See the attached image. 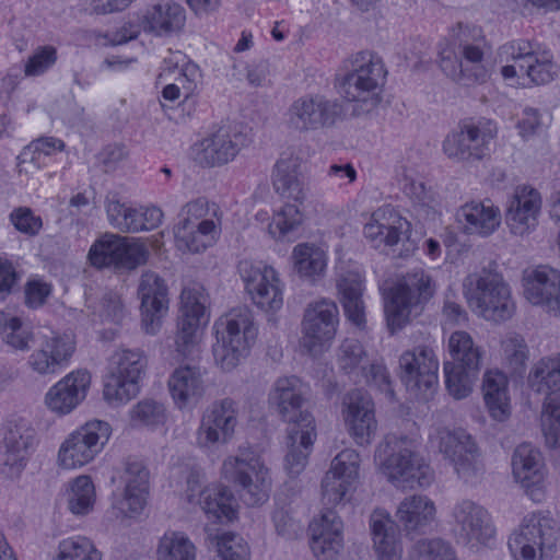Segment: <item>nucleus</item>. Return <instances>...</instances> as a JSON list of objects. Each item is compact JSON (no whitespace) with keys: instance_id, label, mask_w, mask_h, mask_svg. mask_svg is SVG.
<instances>
[{"instance_id":"obj_1","label":"nucleus","mask_w":560,"mask_h":560,"mask_svg":"<svg viewBox=\"0 0 560 560\" xmlns=\"http://www.w3.org/2000/svg\"><path fill=\"white\" fill-rule=\"evenodd\" d=\"M386 70L382 59L371 51H360L346 65V72L335 78V88L348 102L360 104L362 112H370L382 101Z\"/></svg>"},{"instance_id":"obj_2","label":"nucleus","mask_w":560,"mask_h":560,"mask_svg":"<svg viewBox=\"0 0 560 560\" xmlns=\"http://www.w3.org/2000/svg\"><path fill=\"white\" fill-rule=\"evenodd\" d=\"M221 475L247 505H259L268 500L270 471L252 447L240 446L235 454L229 455L222 463Z\"/></svg>"},{"instance_id":"obj_3","label":"nucleus","mask_w":560,"mask_h":560,"mask_svg":"<svg viewBox=\"0 0 560 560\" xmlns=\"http://www.w3.org/2000/svg\"><path fill=\"white\" fill-rule=\"evenodd\" d=\"M465 294L474 313L486 320L502 323L515 311L509 284L501 273L482 269L465 281Z\"/></svg>"},{"instance_id":"obj_4","label":"nucleus","mask_w":560,"mask_h":560,"mask_svg":"<svg viewBox=\"0 0 560 560\" xmlns=\"http://www.w3.org/2000/svg\"><path fill=\"white\" fill-rule=\"evenodd\" d=\"M214 360L223 371H231L246 357L256 339L252 312L247 307L233 308L214 323Z\"/></svg>"},{"instance_id":"obj_5","label":"nucleus","mask_w":560,"mask_h":560,"mask_svg":"<svg viewBox=\"0 0 560 560\" xmlns=\"http://www.w3.org/2000/svg\"><path fill=\"white\" fill-rule=\"evenodd\" d=\"M432 445L453 466L457 476L466 483H476L485 472L480 451L474 438L464 429L436 427L429 435Z\"/></svg>"},{"instance_id":"obj_6","label":"nucleus","mask_w":560,"mask_h":560,"mask_svg":"<svg viewBox=\"0 0 560 560\" xmlns=\"http://www.w3.org/2000/svg\"><path fill=\"white\" fill-rule=\"evenodd\" d=\"M498 132L493 121L464 119L443 141V152L457 163L475 165L490 155V144Z\"/></svg>"},{"instance_id":"obj_7","label":"nucleus","mask_w":560,"mask_h":560,"mask_svg":"<svg viewBox=\"0 0 560 560\" xmlns=\"http://www.w3.org/2000/svg\"><path fill=\"white\" fill-rule=\"evenodd\" d=\"M147 365V355L140 349L119 348L114 351L108 360L104 399L109 404H125L136 397Z\"/></svg>"},{"instance_id":"obj_8","label":"nucleus","mask_w":560,"mask_h":560,"mask_svg":"<svg viewBox=\"0 0 560 560\" xmlns=\"http://www.w3.org/2000/svg\"><path fill=\"white\" fill-rule=\"evenodd\" d=\"M386 455L383 466L392 481L404 488L427 487L433 475L429 465L416 452L415 441L404 436H389L381 451Z\"/></svg>"},{"instance_id":"obj_9","label":"nucleus","mask_w":560,"mask_h":560,"mask_svg":"<svg viewBox=\"0 0 560 560\" xmlns=\"http://www.w3.org/2000/svg\"><path fill=\"white\" fill-rule=\"evenodd\" d=\"M434 293L432 280L422 269L408 272L388 292L385 299V315L390 331L401 329L410 319L411 312Z\"/></svg>"},{"instance_id":"obj_10","label":"nucleus","mask_w":560,"mask_h":560,"mask_svg":"<svg viewBox=\"0 0 560 560\" xmlns=\"http://www.w3.org/2000/svg\"><path fill=\"white\" fill-rule=\"evenodd\" d=\"M342 114L343 106L338 98H329L320 93H308L290 104L285 121L290 130L306 133L331 128Z\"/></svg>"},{"instance_id":"obj_11","label":"nucleus","mask_w":560,"mask_h":560,"mask_svg":"<svg viewBox=\"0 0 560 560\" xmlns=\"http://www.w3.org/2000/svg\"><path fill=\"white\" fill-rule=\"evenodd\" d=\"M498 57L500 62L514 61L535 85L549 84L558 77L559 67L552 52L534 40H510L499 47Z\"/></svg>"},{"instance_id":"obj_12","label":"nucleus","mask_w":560,"mask_h":560,"mask_svg":"<svg viewBox=\"0 0 560 560\" xmlns=\"http://www.w3.org/2000/svg\"><path fill=\"white\" fill-rule=\"evenodd\" d=\"M558 527L553 518L540 513L524 517L518 530L510 538V549L518 560H548L556 551Z\"/></svg>"},{"instance_id":"obj_13","label":"nucleus","mask_w":560,"mask_h":560,"mask_svg":"<svg viewBox=\"0 0 560 560\" xmlns=\"http://www.w3.org/2000/svg\"><path fill=\"white\" fill-rule=\"evenodd\" d=\"M208 294L199 284L182 291L179 316L175 331V350L184 357H190L198 350L201 327L209 322L207 313Z\"/></svg>"},{"instance_id":"obj_14","label":"nucleus","mask_w":560,"mask_h":560,"mask_svg":"<svg viewBox=\"0 0 560 560\" xmlns=\"http://www.w3.org/2000/svg\"><path fill=\"white\" fill-rule=\"evenodd\" d=\"M148 257L149 250L144 244L112 233H106L96 240L88 254L93 267L115 270H133L144 265Z\"/></svg>"},{"instance_id":"obj_15","label":"nucleus","mask_w":560,"mask_h":560,"mask_svg":"<svg viewBox=\"0 0 560 560\" xmlns=\"http://www.w3.org/2000/svg\"><path fill=\"white\" fill-rule=\"evenodd\" d=\"M109 423L92 420L78 428L63 441L58 460L67 469L82 467L92 462L108 442Z\"/></svg>"},{"instance_id":"obj_16","label":"nucleus","mask_w":560,"mask_h":560,"mask_svg":"<svg viewBox=\"0 0 560 560\" xmlns=\"http://www.w3.org/2000/svg\"><path fill=\"white\" fill-rule=\"evenodd\" d=\"M36 432L23 418L9 420L4 428L0 453V474L18 478L26 466L35 444Z\"/></svg>"},{"instance_id":"obj_17","label":"nucleus","mask_w":560,"mask_h":560,"mask_svg":"<svg viewBox=\"0 0 560 560\" xmlns=\"http://www.w3.org/2000/svg\"><path fill=\"white\" fill-rule=\"evenodd\" d=\"M454 532L459 540L471 548L490 546L495 538V527L490 513L481 504L462 499L452 510Z\"/></svg>"},{"instance_id":"obj_18","label":"nucleus","mask_w":560,"mask_h":560,"mask_svg":"<svg viewBox=\"0 0 560 560\" xmlns=\"http://www.w3.org/2000/svg\"><path fill=\"white\" fill-rule=\"evenodd\" d=\"M240 275L253 302L264 311L276 312L283 304V284L271 266L261 262L241 261Z\"/></svg>"},{"instance_id":"obj_19","label":"nucleus","mask_w":560,"mask_h":560,"mask_svg":"<svg viewBox=\"0 0 560 560\" xmlns=\"http://www.w3.org/2000/svg\"><path fill=\"white\" fill-rule=\"evenodd\" d=\"M338 324V307L331 300L323 299L310 303L302 320L301 345L315 355L335 337Z\"/></svg>"},{"instance_id":"obj_20","label":"nucleus","mask_w":560,"mask_h":560,"mask_svg":"<svg viewBox=\"0 0 560 560\" xmlns=\"http://www.w3.org/2000/svg\"><path fill=\"white\" fill-rule=\"evenodd\" d=\"M400 378L406 387L423 398L438 385L439 360L432 348L418 346L401 353Z\"/></svg>"},{"instance_id":"obj_21","label":"nucleus","mask_w":560,"mask_h":560,"mask_svg":"<svg viewBox=\"0 0 560 560\" xmlns=\"http://www.w3.org/2000/svg\"><path fill=\"white\" fill-rule=\"evenodd\" d=\"M246 133L230 126H221L192 147L195 161L202 166H222L233 161L247 147Z\"/></svg>"},{"instance_id":"obj_22","label":"nucleus","mask_w":560,"mask_h":560,"mask_svg":"<svg viewBox=\"0 0 560 560\" xmlns=\"http://www.w3.org/2000/svg\"><path fill=\"white\" fill-rule=\"evenodd\" d=\"M237 416L238 408L234 399L225 397L212 402L202 415L197 430V444L209 448L231 441L238 423Z\"/></svg>"},{"instance_id":"obj_23","label":"nucleus","mask_w":560,"mask_h":560,"mask_svg":"<svg viewBox=\"0 0 560 560\" xmlns=\"http://www.w3.org/2000/svg\"><path fill=\"white\" fill-rule=\"evenodd\" d=\"M138 295L141 300L142 328L145 334L155 335L167 312V288L164 280L155 272H143L138 287Z\"/></svg>"},{"instance_id":"obj_24","label":"nucleus","mask_w":560,"mask_h":560,"mask_svg":"<svg viewBox=\"0 0 560 560\" xmlns=\"http://www.w3.org/2000/svg\"><path fill=\"white\" fill-rule=\"evenodd\" d=\"M512 471L533 501L545 498V468L541 453L528 443L518 445L512 456Z\"/></svg>"},{"instance_id":"obj_25","label":"nucleus","mask_w":560,"mask_h":560,"mask_svg":"<svg viewBox=\"0 0 560 560\" xmlns=\"http://www.w3.org/2000/svg\"><path fill=\"white\" fill-rule=\"evenodd\" d=\"M343 523L332 509L310 524V547L318 560H334L343 548Z\"/></svg>"},{"instance_id":"obj_26","label":"nucleus","mask_w":560,"mask_h":560,"mask_svg":"<svg viewBox=\"0 0 560 560\" xmlns=\"http://www.w3.org/2000/svg\"><path fill=\"white\" fill-rule=\"evenodd\" d=\"M343 405V418L350 434L357 444H370L377 428L371 398L360 389H354L347 394Z\"/></svg>"},{"instance_id":"obj_27","label":"nucleus","mask_w":560,"mask_h":560,"mask_svg":"<svg viewBox=\"0 0 560 560\" xmlns=\"http://www.w3.org/2000/svg\"><path fill=\"white\" fill-rule=\"evenodd\" d=\"M541 209V197L538 190L530 186H517L509 201L505 221L510 231L523 236L538 224Z\"/></svg>"},{"instance_id":"obj_28","label":"nucleus","mask_w":560,"mask_h":560,"mask_svg":"<svg viewBox=\"0 0 560 560\" xmlns=\"http://www.w3.org/2000/svg\"><path fill=\"white\" fill-rule=\"evenodd\" d=\"M410 226V222L400 217L394 208L384 206L372 213L371 220L364 225V235L376 247H392L404 238L409 241Z\"/></svg>"},{"instance_id":"obj_29","label":"nucleus","mask_w":560,"mask_h":560,"mask_svg":"<svg viewBox=\"0 0 560 560\" xmlns=\"http://www.w3.org/2000/svg\"><path fill=\"white\" fill-rule=\"evenodd\" d=\"M524 294L533 305L560 315V271L549 266L537 267L525 278Z\"/></svg>"},{"instance_id":"obj_30","label":"nucleus","mask_w":560,"mask_h":560,"mask_svg":"<svg viewBox=\"0 0 560 560\" xmlns=\"http://www.w3.org/2000/svg\"><path fill=\"white\" fill-rule=\"evenodd\" d=\"M306 395V386L296 376L279 377L270 393L269 402L277 408L280 417L291 424V428H300L301 410Z\"/></svg>"},{"instance_id":"obj_31","label":"nucleus","mask_w":560,"mask_h":560,"mask_svg":"<svg viewBox=\"0 0 560 560\" xmlns=\"http://www.w3.org/2000/svg\"><path fill=\"white\" fill-rule=\"evenodd\" d=\"M90 385L91 374L86 370L73 371L48 390L46 404L52 411L67 415L85 399Z\"/></svg>"},{"instance_id":"obj_32","label":"nucleus","mask_w":560,"mask_h":560,"mask_svg":"<svg viewBox=\"0 0 560 560\" xmlns=\"http://www.w3.org/2000/svg\"><path fill=\"white\" fill-rule=\"evenodd\" d=\"M74 350L75 342L70 336H52L32 352L27 364L39 375L55 374L68 363Z\"/></svg>"},{"instance_id":"obj_33","label":"nucleus","mask_w":560,"mask_h":560,"mask_svg":"<svg viewBox=\"0 0 560 560\" xmlns=\"http://www.w3.org/2000/svg\"><path fill=\"white\" fill-rule=\"evenodd\" d=\"M206 372L198 365L185 364L176 368L168 378V388L179 409L196 405L206 392Z\"/></svg>"},{"instance_id":"obj_34","label":"nucleus","mask_w":560,"mask_h":560,"mask_svg":"<svg viewBox=\"0 0 560 560\" xmlns=\"http://www.w3.org/2000/svg\"><path fill=\"white\" fill-rule=\"evenodd\" d=\"M455 218L465 234L485 237L499 228L501 211L490 202L470 201L457 209Z\"/></svg>"},{"instance_id":"obj_35","label":"nucleus","mask_w":560,"mask_h":560,"mask_svg":"<svg viewBox=\"0 0 560 560\" xmlns=\"http://www.w3.org/2000/svg\"><path fill=\"white\" fill-rule=\"evenodd\" d=\"M272 186L277 194L289 200L303 203L306 187L301 173V159L293 152H283L272 172Z\"/></svg>"},{"instance_id":"obj_36","label":"nucleus","mask_w":560,"mask_h":560,"mask_svg":"<svg viewBox=\"0 0 560 560\" xmlns=\"http://www.w3.org/2000/svg\"><path fill=\"white\" fill-rule=\"evenodd\" d=\"M299 423L300 428H290L288 432L285 468L291 476H298L304 469L317 436L315 419L311 413H302Z\"/></svg>"},{"instance_id":"obj_37","label":"nucleus","mask_w":560,"mask_h":560,"mask_svg":"<svg viewBox=\"0 0 560 560\" xmlns=\"http://www.w3.org/2000/svg\"><path fill=\"white\" fill-rule=\"evenodd\" d=\"M186 22L185 9L173 0H162L145 11L141 26L145 33L168 36L183 30Z\"/></svg>"},{"instance_id":"obj_38","label":"nucleus","mask_w":560,"mask_h":560,"mask_svg":"<svg viewBox=\"0 0 560 560\" xmlns=\"http://www.w3.org/2000/svg\"><path fill=\"white\" fill-rule=\"evenodd\" d=\"M189 502H196L212 522H231L235 518V499L231 490L221 485H212L202 489L197 499L189 489Z\"/></svg>"},{"instance_id":"obj_39","label":"nucleus","mask_w":560,"mask_h":560,"mask_svg":"<svg viewBox=\"0 0 560 560\" xmlns=\"http://www.w3.org/2000/svg\"><path fill=\"white\" fill-rule=\"evenodd\" d=\"M434 502L425 495L412 494L398 505L396 517L407 534L423 533L435 518Z\"/></svg>"},{"instance_id":"obj_40","label":"nucleus","mask_w":560,"mask_h":560,"mask_svg":"<svg viewBox=\"0 0 560 560\" xmlns=\"http://www.w3.org/2000/svg\"><path fill=\"white\" fill-rule=\"evenodd\" d=\"M374 549L380 560H400L402 547L399 533L392 518L381 512L371 515Z\"/></svg>"},{"instance_id":"obj_41","label":"nucleus","mask_w":560,"mask_h":560,"mask_svg":"<svg viewBox=\"0 0 560 560\" xmlns=\"http://www.w3.org/2000/svg\"><path fill=\"white\" fill-rule=\"evenodd\" d=\"M340 302L348 319L355 326L365 324L364 303L362 300L363 279L357 271H347L337 280Z\"/></svg>"},{"instance_id":"obj_42","label":"nucleus","mask_w":560,"mask_h":560,"mask_svg":"<svg viewBox=\"0 0 560 560\" xmlns=\"http://www.w3.org/2000/svg\"><path fill=\"white\" fill-rule=\"evenodd\" d=\"M221 234V226L215 223L198 225L176 224L174 236L176 247L182 252L200 253L212 246Z\"/></svg>"},{"instance_id":"obj_43","label":"nucleus","mask_w":560,"mask_h":560,"mask_svg":"<svg viewBox=\"0 0 560 560\" xmlns=\"http://www.w3.org/2000/svg\"><path fill=\"white\" fill-rule=\"evenodd\" d=\"M482 392L490 416L498 421L506 420L511 413V405L505 375L499 371H487Z\"/></svg>"},{"instance_id":"obj_44","label":"nucleus","mask_w":560,"mask_h":560,"mask_svg":"<svg viewBox=\"0 0 560 560\" xmlns=\"http://www.w3.org/2000/svg\"><path fill=\"white\" fill-rule=\"evenodd\" d=\"M528 385L537 394L560 392V355L540 359L530 370Z\"/></svg>"},{"instance_id":"obj_45","label":"nucleus","mask_w":560,"mask_h":560,"mask_svg":"<svg viewBox=\"0 0 560 560\" xmlns=\"http://www.w3.org/2000/svg\"><path fill=\"white\" fill-rule=\"evenodd\" d=\"M294 269L300 277L315 281L326 269L325 253L314 245L299 244L292 253Z\"/></svg>"},{"instance_id":"obj_46","label":"nucleus","mask_w":560,"mask_h":560,"mask_svg":"<svg viewBox=\"0 0 560 560\" xmlns=\"http://www.w3.org/2000/svg\"><path fill=\"white\" fill-rule=\"evenodd\" d=\"M481 366L456 365L444 363L445 385L447 392L455 399L466 398L472 390Z\"/></svg>"},{"instance_id":"obj_47","label":"nucleus","mask_w":560,"mask_h":560,"mask_svg":"<svg viewBox=\"0 0 560 560\" xmlns=\"http://www.w3.org/2000/svg\"><path fill=\"white\" fill-rule=\"evenodd\" d=\"M105 209L109 224L124 233H137L140 214L139 208L121 202L117 194H108Z\"/></svg>"},{"instance_id":"obj_48","label":"nucleus","mask_w":560,"mask_h":560,"mask_svg":"<svg viewBox=\"0 0 560 560\" xmlns=\"http://www.w3.org/2000/svg\"><path fill=\"white\" fill-rule=\"evenodd\" d=\"M180 220L177 224L198 225V223L222 224V211L220 207L206 198H197L183 206L179 212Z\"/></svg>"},{"instance_id":"obj_49","label":"nucleus","mask_w":560,"mask_h":560,"mask_svg":"<svg viewBox=\"0 0 560 560\" xmlns=\"http://www.w3.org/2000/svg\"><path fill=\"white\" fill-rule=\"evenodd\" d=\"M158 560H196V547L179 532L164 534L156 549Z\"/></svg>"},{"instance_id":"obj_50","label":"nucleus","mask_w":560,"mask_h":560,"mask_svg":"<svg viewBox=\"0 0 560 560\" xmlns=\"http://www.w3.org/2000/svg\"><path fill=\"white\" fill-rule=\"evenodd\" d=\"M448 350L456 365L481 366L482 353L471 336L463 330L454 331L448 339Z\"/></svg>"},{"instance_id":"obj_51","label":"nucleus","mask_w":560,"mask_h":560,"mask_svg":"<svg viewBox=\"0 0 560 560\" xmlns=\"http://www.w3.org/2000/svg\"><path fill=\"white\" fill-rule=\"evenodd\" d=\"M95 503V487L91 477L82 475L77 477L68 492V508L77 515H84L92 511Z\"/></svg>"},{"instance_id":"obj_52","label":"nucleus","mask_w":560,"mask_h":560,"mask_svg":"<svg viewBox=\"0 0 560 560\" xmlns=\"http://www.w3.org/2000/svg\"><path fill=\"white\" fill-rule=\"evenodd\" d=\"M0 335L3 341L13 349L28 348L33 335L22 320L5 312H0Z\"/></svg>"},{"instance_id":"obj_53","label":"nucleus","mask_w":560,"mask_h":560,"mask_svg":"<svg viewBox=\"0 0 560 560\" xmlns=\"http://www.w3.org/2000/svg\"><path fill=\"white\" fill-rule=\"evenodd\" d=\"M129 416L133 427L155 428L165 423L166 409L156 400L143 399L130 409Z\"/></svg>"},{"instance_id":"obj_54","label":"nucleus","mask_w":560,"mask_h":560,"mask_svg":"<svg viewBox=\"0 0 560 560\" xmlns=\"http://www.w3.org/2000/svg\"><path fill=\"white\" fill-rule=\"evenodd\" d=\"M542 406V433L546 444L556 447L560 442V395H545Z\"/></svg>"},{"instance_id":"obj_55","label":"nucleus","mask_w":560,"mask_h":560,"mask_svg":"<svg viewBox=\"0 0 560 560\" xmlns=\"http://www.w3.org/2000/svg\"><path fill=\"white\" fill-rule=\"evenodd\" d=\"M63 149L65 142L54 137H43L32 141L18 156L19 172L28 171L26 167H23L24 164H33L35 167H38V155L40 153L50 155L55 152H60Z\"/></svg>"},{"instance_id":"obj_56","label":"nucleus","mask_w":560,"mask_h":560,"mask_svg":"<svg viewBox=\"0 0 560 560\" xmlns=\"http://www.w3.org/2000/svg\"><path fill=\"white\" fill-rule=\"evenodd\" d=\"M368 362L366 351L359 340L348 338L342 341L339 347L338 364L345 373L358 378L362 365Z\"/></svg>"},{"instance_id":"obj_57","label":"nucleus","mask_w":560,"mask_h":560,"mask_svg":"<svg viewBox=\"0 0 560 560\" xmlns=\"http://www.w3.org/2000/svg\"><path fill=\"white\" fill-rule=\"evenodd\" d=\"M54 560H101V553L90 539L77 536L60 541Z\"/></svg>"},{"instance_id":"obj_58","label":"nucleus","mask_w":560,"mask_h":560,"mask_svg":"<svg viewBox=\"0 0 560 560\" xmlns=\"http://www.w3.org/2000/svg\"><path fill=\"white\" fill-rule=\"evenodd\" d=\"M487 47V40L485 43H472L460 48L462 56L464 58V65L466 68V75L469 84L482 83L488 78V71L482 66L485 56V48Z\"/></svg>"},{"instance_id":"obj_59","label":"nucleus","mask_w":560,"mask_h":560,"mask_svg":"<svg viewBox=\"0 0 560 560\" xmlns=\"http://www.w3.org/2000/svg\"><path fill=\"white\" fill-rule=\"evenodd\" d=\"M303 214L295 205L288 203L277 212L268 225L269 233L275 238L287 237L302 223Z\"/></svg>"},{"instance_id":"obj_60","label":"nucleus","mask_w":560,"mask_h":560,"mask_svg":"<svg viewBox=\"0 0 560 560\" xmlns=\"http://www.w3.org/2000/svg\"><path fill=\"white\" fill-rule=\"evenodd\" d=\"M452 547L440 538L421 539L417 541L411 551V560H452Z\"/></svg>"},{"instance_id":"obj_61","label":"nucleus","mask_w":560,"mask_h":560,"mask_svg":"<svg viewBox=\"0 0 560 560\" xmlns=\"http://www.w3.org/2000/svg\"><path fill=\"white\" fill-rule=\"evenodd\" d=\"M217 551L221 560H249V548L242 537L233 533L215 536Z\"/></svg>"},{"instance_id":"obj_62","label":"nucleus","mask_w":560,"mask_h":560,"mask_svg":"<svg viewBox=\"0 0 560 560\" xmlns=\"http://www.w3.org/2000/svg\"><path fill=\"white\" fill-rule=\"evenodd\" d=\"M359 454L354 450L346 448L335 456L327 472L334 474L355 486L359 478Z\"/></svg>"},{"instance_id":"obj_63","label":"nucleus","mask_w":560,"mask_h":560,"mask_svg":"<svg viewBox=\"0 0 560 560\" xmlns=\"http://www.w3.org/2000/svg\"><path fill=\"white\" fill-rule=\"evenodd\" d=\"M439 65L441 70L452 80L469 85L466 68L454 48L448 44H440Z\"/></svg>"},{"instance_id":"obj_64","label":"nucleus","mask_w":560,"mask_h":560,"mask_svg":"<svg viewBox=\"0 0 560 560\" xmlns=\"http://www.w3.org/2000/svg\"><path fill=\"white\" fill-rule=\"evenodd\" d=\"M355 488L349 481L326 472L322 481V499L324 504L336 506L346 500L347 494Z\"/></svg>"}]
</instances>
